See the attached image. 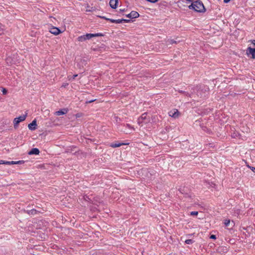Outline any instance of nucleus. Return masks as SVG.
I'll use <instances>...</instances> for the list:
<instances>
[{"label":"nucleus","mask_w":255,"mask_h":255,"mask_svg":"<svg viewBox=\"0 0 255 255\" xmlns=\"http://www.w3.org/2000/svg\"><path fill=\"white\" fill-rule=\"evenodd\" d=\"M250 167L251 168L252 170L255 173V167Z\"/></svg>","instance_id":"31"},{"label":"nucleus","mask_w":255,"mask_h":255,"mask_svg":"<svg viewBox=\"0 0 255 255\" xmlns=\"http://www.w3.org/2000/svg\"><path fill=\"white\" fill-rule=\"evenodd\" d=\"M36 121L35 120H34L30 124L28 125V127L29 129L33 130L36 128Z\"/></svg>","instance_id":"9"},{"label":"nucleus","mask_w":255,"mask_h":255,"mask_svg":"<svg viewBox=\"0 0 255 255\" xmlns=\"http://www.w3.org/2000/svg\"><path fill=\"white\" fill-rule=\"evenodd\" d=\"M39 153V150L37 148H32L30 151L28 152V154L29 155H38Z\"/></svg>","instance_id":"11"},{"label":"nucleus","mask_w":255,"mask_h":255,"mask_svg":"<svg viewBox=\"0 0 255 255\" xmlns=\"http://www.w3.org/2000/svg\"><path fill=\"white\" fill-rule=\"evenodd\" d=\"M6 61L8 65H12L13 64V63L11 61V58L9 57H7L6 59Z\"/></svg>","instance_id":"19"},{"label":"nucleus","mask_w":255,"mask_h":255,"mask_svg":"<svg viewBox=\"0 0 255 255\" xmlns=\"http://www.w3.org/2000/svg\"><path fill=\"white\" fill-rule=\"evenodd\" d=\"M231 0H224V2L225 3H228Z\"/></svg>","instance_id":"32"},{"label":"nucleus","mask_w":255,"mask_h":255,"mask_svg":"<svg viewBox=\"0 0 255 255\" xmlns=\"http://www.w3.org/2000/svg\"><path fill=\"white\" fill-rule=\"evenodd\" d=\"M24 163V161L23 160H19L16 161H10V165L11 164H21Z\"/></svg>","instance_id":"15"},{"label":"nucleus","mask_w":255,"mask_h":255,"mask_svg":"<svg viewBox=\"0 0 255 255\" xmlns=\"http://www.w3.org/2000/svg\"><path fill=\"white\" fill-rule=\"evenodd\" d=\"M26 116L27 114L15 118L13 120L14 127L15 128L20 122L24 121L25 120Z\"/></svg>","instance_id":"3"},{"label":"nucleus","mask_w":255,"mask_h":255,"mask_svg":"<svg viewBox=\"0 0 255 255\" xmlns=\"http://www.w3.org/2000/svg\"><path fill=\"white\" fill-rule=\"evenodd\" d=\"M125 8H124V9H120V11H121V12H123V11H125Z\"/></svg>","instance_id":"34"},{"label":"nucleus","mask_w":255,"mask_h":255,"mask_svg":"<svg viewBox=\"0 0 255 255\" xmlns=\"http://www.w3.org/2000/svg\"><path fill=\"white\" fill-rule=\"evenodd\" d=\"M126 16H127V17H128V18H131V15H130V13H129V14H127V15H126Z\"/></svg>","instance_id":"30"},{"label":"nucleus","mask_w":255,"mask_h":255,"mask_svg":"<svg viewBox=\"0 0 255 255\" xmlns=\"http://www.w3.org/2000/svg\"><path fill=\"white\" fill-rule=\"evenodd\" d=\"M174 42H175L172 40V43H174Z\"/></svg>","instance_id":"38"},{"label":"nucleus","mask_w":255,"mask_h":255,"mask_svg":"<svg viewBox=\"0 0 255 255\" xmlns=\"http://www.w3.org/2000/svg\"><path fill=\"white\" fill-rule=\"evenodd\" d=\"M3 34H4V31H0V35H1Z\"/></svg>","instance_id":"35"},{"label":"nucleus","mask_w":255,"mask_h":255,"mask_svg":"<svg viewBox=\"0 0 255 255\" xmlns=\"http://www.w3.org/2000/svg\"><path fill=\"white\" fill-rule=\"evenodd\" d=\"M230 223V220H225L224 222V224L226 226H228Z\"/></svg>","instance_id":"23"},{"label":"nucleus","mask_w":255,"mask_h":255,"mask_svg":"<svg viewBox=\"0 0 255 255\" xmlns=\"http://www.w3.org/2000/svg\"><path fill=\"white\" fill-rule=\"evenodd\" d=\"M0 164H7L10 165V161H7L2 160H0Z\"/></svg>","instance_id":"18"},{"label":"nucleus","mask_w":255,"mask_h":255,"mask_svg":"<svg viewBox=\"0 0 255 255\" xmlns=\"http://www.w3.org/2000/svg\"><path fill=\"white\" fill-rule=\"evenodd\" d=\"M168 114L169 116L175 119L178 118L179 115V112L176 109L171 110L169 112Z\"/></svg>","instance_id":"5"},{"label":"nucleus","mask_w":255,"mask_h":255,"mask_svg":"<svg viewBox=\"0 0 255 255\" xmlns=\"http://www.w3.org/2000/svg\"><path fill=\"white\" fill-rule=\"evenodd\" d=\"M248 42L251 43V44H249L248 45V48H251V45H252L253 46L255 47L254 48H255V40H250V41H249Z\"/></svg>","instance_id":"16"},{"label":"nucleus","mask_w":255,"mask_h":255,"mask_svg":"<svg viewBox=\"0 0 255 255\" xmlns=\"http://www.w3.org/2000/svg\"><path fill=\"white\" fill-rule=\"evenodd\" d=\"M67 85V84L63 85L62 86H63V87H65Z\"/></svg>","instance_id":"36"},{"label":"nucleus","mask_w":255,"mask_h":255,"mask_svg":"<svg viewBox=\"0 0 255 255\" xmlns=\"http://www.w3.org/2000/svg\"><path fill=\"white\" fill-rule=\"evenodd\" d=\"M146 116H147V114L146 113H143L141 115V116L138 119V121H137V122H138V124L140 125V124H141L143 122V121L146 120Z\"/></svg>","instance_id":"8"},{"label":"nucleus","mask_w":255,"mask_h":255,"mask_svg":"<svg viewBox=\"0 0 255 255\" xmlns=\"http://www.w3.org/2000/svg\"><path fill=\"white\" fill-rule=\"evenodd\" d=\"M91 10L89 9L86 10V11H90Z\"/></svg>","instance_id":"37"},{"label":"nucleus","mask_w":255,"mask_h":255,"mask_svg":"<svg viewBox=\"0 0 255 255\" xmlns=\"http://www.w3.org/2000/svg\"><path fill=\"white\" fill-rule=\"evenodd\" d=\"M128 144V143H112L110 145V146L113 148L118 147L121 146L122 145H126Z\"/></svg>","instance_id":"13"},{"label":"nucleus","mask_w":255,"mask_h":255,"mask_svg":"<svg viewBox=\"0 0 255 255\" xmlns=\"http://www.w3.org/2000/svg\"><path fill=\"white\" fill-rule=\"evenodd\" d=\"M4 31V26L0 23V31Z\"/></svg>","instance_id":"26"},{"label":"nucleus","mask_w":255,"mask_h":255,"mask_svg":"<svg viewBox=\"0 0 255 255\" xmlns=\"http://www.w3.org/2000/svg\"><path fill=\"white\" fill-rule=\"evenodd\" d=\"M189 7L190 9H193L195 11L199 12H204L206 10L204 4L200 1L193 2Z\"/></svg>","instance_id":"1"},{"label":"nucleus","mask_w":255,"mask_h":255,"mask_svg":"<svg viewBox=\"0 0 255 255\" xmlns=\"http://www.w3.org/2000/svg\"><path fill=\"white\" fill-rule=\"evenodd\" d=\"M77 76H78V75L77 74H75V75H74L72 76H68V78H69V80H72V79L74 80Z\"/></svg>","instance_id":"22"},{"label":"nucleus","mask_w":255,"mask_h":255,"mask_svg":"<svg viewBox=\"0 0 255 255\" xmlns=\"http://www.w3.org/2000/svg\"><path fill=\"white\" fill-rule=\"evenodd\" d=\"M118 3V0H110L109 4L111 8L116 9Z\"/></svg>","instance_id":"10"},{"label":"nucleus","mask_w":255,"mask_h":255,"mask_svg":"<svg viewBox=\"0 0 255 255\" xmlns=\"http://www.w3.org/2000/svg\"><path fill=\"white\" fill-rule=\"evenodd\" d=\"M103 35L101 33H97L95 34L92 33H87L85 35H83L82 36H79L78 37V40L79 41H84L87 39H90L94 37H98L102 36Z\"/></svg>","instance_id":"2"},{"label":"nucleus","mask_w":255,"mask_h":255,"mask_svg":"<svg viewBox=\"0 0 255 255\" xmlns=\"http://www.w3.org/2000/svg\"><path fill=\"white\" fill-rule=\"evenodd\" d=\"M130 13L131 16V18H135L139 16V13L135 11H131Z\"/></svg>","instance_id":"14"},{"label":"nucleus","mask_w":255,"mask_h":255,"mask_svg":"<svg viewBox=\"0 0 255 255\" xmlns=\"http://www.w3.org/2000/svg\"><path fill=\"white\" fill-rule=\"evenodd\" d=\"M108 21H110L112 23H121L123 22H128L130 21V20L126 19H114L111 18L110 19H108Z\"/></svg>","instance_id":"6"},{"label":"nucleus","mask_w":255,"mask_h":255,"mask_svg":"<svg viewBox=\"0 0 255 255\" xmlns=\"http://www.w3.org/2000/svg\"><path fill=\"white\" fill-rule=\"evenodd\" d=\"M1 91L3 95H5L7 93V90L4 88H2L1 89Z\"/></svg>","instance_id":"21"},{"label":"nucleus","mask_w":255,"mask_h":255,"mask_svg":"<svg viewBox=\"0 0 255 255\" xmlns=\"http://www.w3.org/2000/svg\"><path fill=\"white\" fill-rule=\"evenodd\" d=\"M36 210L32 209V210H31L30 211H29L28 214H35L36 213Z\"/></svg>","instance_id":"24"},{"label":"nucleus","mask_w":255,"mask_h":255,"mask_svg":"<svg viewBox=\"0 0 255 255\" xmlns=\"http://www.w3.org/2000/svg\"><path fill=\"white\" fill-rule=\"evenodd\" d=\"M198 214V212L197 211H192L190 213V215L192 216H196Z\"/></svg>","instance_id":"25"},{"label":"nucleus","mask_w":255,"mask_h":255,"mask_svg":"<svg viewBox=\"0 0 255 255\" xmlns=\"http://www.w3.org/2000/svg\"><path fill=\"white\" fill-rule=\"evenodd\" d=\"M49 32L54 35H58L61 33L60 30L56 27H52L50 28Z\"/></svg>","instance_id":"7"},{"label":"nucleus","mask_w":255,"mask_h":255,"mask_svg":"<svg viewBox=\"0 0 255 255\" xmlns=\"http://www.w3.org/2000/svg\"><path fill=\"white\" fill-rule=\"evenodd\" d=\"M210 239H216V235H212L210 236Z\"/></svg>","instance_id":"28"},{"label":"nucleus","mask_w":255,"mask_h":255,"mask_svg":"<svg viewBox=\"0 0 255 255\" xmlns=\"http://www.w3.org/2000/svg\"><path fill=\"white\" fill-rule=\"evenodd\" d=\"M127 127L130 128H133L129 125L127 124Z\"/></svg>","instance_id":"33"},{"label":"nucleus","mask_w":255,"mask_h":255,"mask_svg":"<svg viewBox=\"0 0 255 255\" xmlns=\"http://www.w3.org/2000/svg\"><path fill=\"white\" fill-rule=\"evenodd\" d=\"M96 101V99H93V100H90V101H87L86 102V104H89V103H92L94 101Z\"/></svg>","instance_id":"27"},{"label":"nucleus","mask_w":255,"mask_h":255,"mask_svg":"<svg viewBox=\"0 0 255 255\" xmlns=\"http://www.w3.org/2000/svg\"><path fill=\"white\" fill-rule=\"evenodd\" d=\"M67 112V110L66 109H63L59 111H58L55 112V114L57 116H61L65 114Z\"/></svg>","instance_id":"12"},{"label":"nucleus","mask_w":255,"mask_h":255,"mask_svg":"<svg viewBox=\"0 0 255 255\" xmlns=\"http://www.w3.org/2000/svg\"><path fill=\"white\" fill-rule=\"evenodd\" d=\"M185 242L186 244L190 245V244H192V243H193L194 241L192 240L188 239V240H186L185 241Z\"/></svg>","instance_id":"20"},{"label":"nucleus","mask_w":255,"mask_h":255,"mask_svg":"<svg viewBox=\"0 0 255 255\" xmlns=\"http://www.w3.org/2000/svg\"><path fill=\"white\" fill-rule=\"evenodd\" d=\"M100 17L103 18V19H106L107 20H108V19H110L111 18H107L105 16H99Z\"/></svg>","instance_id":"29"},{"label":"nucleus","mask_w":255,"mask_h":255,"mask_svg":"<svg viewBox=\"0 0 255 255\" xmlns=\"http://www.w3.org/2000/svg\"><path fill=\"white\" fill-rule=\"evenodd\" d=\"M246 54L249 57L253 59L255 58V49H247L246 50Z\"/></svg>","instance_id":"4"},{"label":"nucleus","mask_w":255,"mask_h":255,"mask_svg":"<svg viewBox=\"0 0 255 255\" xmlns=\"http://www.w3.org/2000/svg\"><path fill=\"white\" fill-rule=\"evenodd\" d=\"M86 61L85 60H83V61L81 60V62L82 63V64H81L80 63H79L78 64V66H79V68H81V67H83L84 65H85L86 63Z\"/></svg>","instance_id":"17"}]
</instances>
